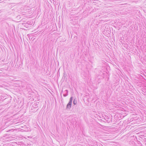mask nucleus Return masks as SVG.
I'll return each instance as SVG.
<instances>
[{
  "label": "nucleus",
  "instance_id": "nucleus-7",
  "mask_svg": "<svg viewBox=\"0 0 146 146\" xmlns=\"http://www.w3.org/2000/svg\"><path fill=\"white\" fill-rule=\"evenodd\" d=\"M39 99L38 100V98H37V101H39Z\"/></svg>",
  "mask_w": 146,
  "mask_h": 146
},
{
  "label": "nucleus",
  "instance_id": "nucleus-6",
  "mask_svg": "<svg viewBox=\"0 0 146 146\" xmlns=\"http://www.w3.org/2000/svg\"><path fill=\"white\" fill-rule=\"evenodd\" d=\"M73 104L74 105H76V104L77 103V100H75V99H74L73 101Z\"/></svg>",
  "mask_w": 146,
  "mask_h": 146
},
{
  "label": "nucleus",
  "instance_id": "nucleus-1",
  "mask_svg": "<svg viewBox=\"0 0 146 146\" xmlns=\"http://www.w3.org/2000/svg\"><path fill=\"white\" fill-rule=\"evenodd\" d=\"M73 100V97H71L70 98L69 101V102L68 103L67 105L66 106V109H70L71 107L72 106V101Z\"/></svg>",
  "mask_w": 146,
  "mask_h": 146
},
{
  "label": "nucleus",
  "instance_id": "nucleus-2",
  "mask_svg": "<svg viewBox=\"0 0 146 146\" xmlns=\"http://www.w3.org/2000/svg\"><path fill=\"white\" fill-rule=\"evenodd\" d=\"M88 72H83L81 73V76L82 77H87L88 75Z\"/></svg>",
  "mask_w": 146,
  "mask_h": 146
},
{
  "label": "nucleus",
  "instance_id": "nucleus-5",
  "mask_svg": "<svg viewBox=\"0 0 146 146\" xmlns=\"http://www.w3.org/2000/svg\"><path fill=\"white\" fill-rule=\"evenodd\" d=\"M109 117V116H105V117H104L106 121L108 123H109L110 121V120Z\"/></svg>",
  "mask_w": 146,
  "mask_h": 146
},
{
  "label": "nucleus",
  "instance_id": "nucleus-3",
  "mask_svg": "<svg viewBox=\"0 0 146 146\" xmlns=\"http://www.w3.org/2000/svg\"><path fill=\"white\" fill-rule=\"evenodd\" d=\"M95 82L96 84H99L100 82V80L98 77H97L95 80Z\"/></svg>",
  "mask_w": 146,
  "mask_h": 146
},
{
  "label": "nucleus",
  "instance_id": "nucleus-4",
  "mask_svg": "<svg viewBox=\"0 0 146 146\" xmlns=\"http://www.w3.org/2000/svg\"><path fill=\"white\" fill-rule=\"evenodd\" d=\"M64 94H63V96L64 97H66L68 95V91L67 90H66L64 91Z\"/></svg>",
  "mask_w": 146,
  "mask_h": 146
}]
</instances>
